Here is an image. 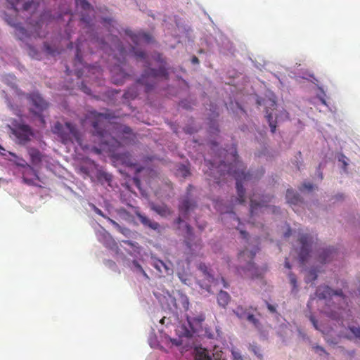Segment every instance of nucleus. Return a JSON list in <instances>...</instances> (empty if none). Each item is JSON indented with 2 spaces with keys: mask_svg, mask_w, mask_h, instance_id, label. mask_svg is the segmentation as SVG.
Listing matches in <instances>:
<instances>
[{
  "mask_svg": "<svg viewBox=\"0 0 360 360\" xmlns=\"http://www.w3.org/2000/svg\"><path fill=\"white\" fill-rule=\"evenodd\" d=\"M94 120L92 121L94 141L98 143L100 148L94 146L91 151L96 154H101L103 150L114 153L122 145H128L134 142L135 136L131 129L126 125L113 127L116 138L109 133L111 124L109 123L112 116L110 113H98L92 112Z\"/></svg>",
  "mask_w": 360,
  "mask_h": 360,
  "instance_id": "nucleus-1",
  "label": "nucleus"
},
{
  "mask_svg": "<svg viewBox=\"0 0 360 360\" xmlns=\"http://www.w3.org/2000/svg\"><path fill=\"white\" fill-rule=\"evenodd\" d=\"M230 152L228 150H223L221 153H225L226 155H230L233 162L227 165L225 161H219V165L215 167V164L217 163L216 160H214V162L211 161H207L205 160L207 166H210V173L214 174L215 169L217 172L219 173V176L225 175L226 174L232 175L236 180V189L238 193V198L236 200L238 203L242 204L245 202V191L243 186V182L249 181L257 178V176H254L253 174L245 172V167L243 164L239 160V158L237 153L236 148L233 146L229 148Z\"/></svg>",
  "mask_w": 360,
  "mask_h": 360,
  "instance_id": "nucleus-2",
  "label": "nucleus"
},
{
  "mask_svg": "<svg viewBox=\"0 0 360 360\" xmlns=\"http://www.w3.org/2000/svg\"><path fill=\"white\" fill-rule=\"evenodd\" d=\"M160 302L165 311L172 315L186 313L189 307L188 298L183 294H179L176 297L167 294V296H165L162 300L160 299Z\"/></svg>",
  "mask_w": 360,
  "mask_h": 360,
  "instance_id": "nucleus-3",
  "label": "nucleus"
},
{
  "mask_svg": "<svg viewBox=\"0 0 360 360\" xmlns=\"http://www.w3.org/2000/svg\"><path fill=\"white\" fill-rule=\"evenodd\" d=\"M52 131L60 139L61 142L64 144L76 142L82 146L80 133L76 127L70 122H67L63 124L56 122L52 128Z\"/></svg>",
  "mask_w": 360,
  "mask_h": 360,
  "instance_id": "nucleus-4",
  "label": "nucleus"
},
{
  "mask_svg": "<svg viewBox=\"0 0 360 360\" xmlns=\"http://www.w3.org/2000/svg\"><path fill=\"white\" fill-rule=\"evenodd\" d=\"M203 321V316H181L180 322L183 323L177 326L176 331L180 337H191L202 328Z\"/></svg>",
  "mask_w": 360,
  "mask_h": 360,
  "instance_id": "nucleus-5",
  "label": "nucleus"
},
{
  "mask_svg": "<svg viewBox=\"0 0 360 360\" xmlns=\"http://www.w3.org/2000/svg\"><path fill=\"white\" fill-rule=\"evenodd\" d=\"M159 78L168 79V72L165 67L159 69L148 68L145 70L141 77L137 80V83L145 86V91L148 92L156 84Z\"/></svg>",
  "mask_w": 360,
  "mask_h": 360,
  "instance_id": "nucleus-6",
  "label": "nucleus"
},
{
  "mask_svg": "<svg viewBox=\"0 0 360 360\" xmlns=\"http://www.w3.org/2000/svg\"><path fill=\"white\" fill-rule=\"evenodd\" d=\"M8 127L18 144L25 145L30 141L34 136L32 127L22 122L13 120Z\"/></svg>",
  "mask_w": 360,
  "mask_h": 360,
  "instance_id": "nucleus-7",
  "label": "nucleus"
},
{
  "mask_svg": "<svg viewBox=\"0 0 360 360\" xmlns=\"http://www.w3.org/2000/svg\"><path fill=\"white\" fill-rule=\"evenodd\" d=\"M27 99L30 101V104L34 107V109H30V112L40 118L41 122L44 124L45 120L44 117L41 115V112L48 108L49 103L41 96L38 92H32L27 94Z\"/></svg>",
  "mask_w": 360,
  "mask_h": 360,
  "instance_id": "nucleus-8",
  "label": "nucleus"
},
{
  "mask_svg": "<svg viewBox=\"0 0 360 360\" xmlns=\"http://www.w3.org/2000/svg\"><path fill=\"white\" fill-rule=\"evenodd\" d=\"M255 255V252L248 251V250H244L239 253L238 258L240 262L245 261L246 258L249 259L245 266H241V270L244 271L247 277L254 278L258 276L257 269L255 264L252 262Z\"/></svg>",
  "mask_w": 360,
  "mask_h": 360,
  "instance_id": "nucleus-9",
  "label": "nucleus"
},
{
  "mask_svg": "<svg viewBox=\"0 0 360 360\" xmlns=\"http://www.w3.org/2000/svg\"><path fill=\"white\" fill-rule=\"evenodd\" d=\"M299 242L301 244L300 252H299V258L301 263L304 264L307 259L311 250L312 237L307 233L302 234L299 238Z\"/></svg>",
  "mask_w": 360,
  "mask_h": 360,
  "instance_id": "nucleus-10",
  "label": "nucleus"
},
{
  "mask_svg": "<svg viewBox=\"0 0 360 360\" xmlns=\"http://www.w3.org/2000/svg\"><path fill=\"white\" fill-rule=\"evenodd\" d=\"M333 295L345 299L342 290H333L328 285H320L316 290V296L321 300L329 299Z\"/></svg>",
  "mask_w": 360,
  "mask_h": 360,
  "instance_id": "nucleus-11",
  "label": "nucleus"
},
{
  "mask_svg": "<svg viewBox=\"0 0 360 360\" xmlns=\"http://www.w3.org/2000/svg\"><path fill=\"white\" fill-rule=\"evenodd\" d=\"M13 156L17 158L15 161V165L24 168V171L22 172V180L23 181L30 186H32L33 184V179H29L26 176L27 172H30L34 174V175L37 178V172L36 170L33 169L30 165H29L26 161L20 158H18L15 155L11 153Z\"/></svg>",
  "mask_w": 360,
  "mask_h": 360,
  "instance_id": "nucleus-12",
  "label": "nucleus"
},
{
  "mask_svg": "<svg viewBox=\"0 0 360 360\" xmlns=\"http://www.w3.org/2000/svg\"><path fill=\"white\" fill-rule=\"evenodd\" d=\"M125 34L130 37L131 41L135 44H138L141 41L149 43L152 40L150 34L146 32H138L134 33L131 30L127 29L125 30Z\"/></svg>",
  "mask_w": 360,
  "mask_h": 360,
  "instance_id": "nucleus-13",
  "label": "nucleus"
},
{
  "mask_svg": "<svg viewBox=\"0 0 360 360\" xmlns=\"http://www.w3.org/2000/svg\"><path fill=\"white\" fill-rule=\"evenodd\" d=\"M212 355L214 359L212 358L210 352L207 349L196 348L195 360H219L221 354L217 352L216 354H212Z\"/></svg>",
  "mask_w": 360,
  "mask_h": 360,
  "instance_id": "nucleus-14",
  "label": "nucleus"
},
{
  "mask_svg": "<svg viewBox=\"0 0 360 360\" xmlns=\"http://www.w3.org/2000/svg\"><path fill=\"white\" fill-rule=\"evenodd\" d=\"M115 41L114 48L112 49L115 53V58H117V60L120 63H123L127 56V51L124 48L120 39L115 37L113 38Z\"/></svg>",
  "mask_w": 360,
  "mask_h": 360,
  "instance_id": "nucleus-15",
  "label": "nucleus"
},
{
  "mask_svg": "<svg viewBox=\"0 0 360 360\" xmlns=\"http://www.w3.org/2000/svg\"><path fill=\"white\" fill-rule=\"evenodd\" d=\"M271 197L265 196L260 201H257L253 197L250 198V214L251 215L257 213L258 209L266 207L268 203L271 202Z\"/></svg>",
  "mask_w": 360,
  "mask_h": 360,
  "instance_id": "nucleus-16",
  "label": "nucleus"
},
{
  "mask_svg": "<svg viewBox=\"0 0 360 360\" xmlns=\"http://www.w3.org/2000/svg\"><path fill=\"white\" fill-rule=\"evenodd\" d=\"M112 74V82L115 84H120L124 82V79L129 75L124 72L120 68V65L114 66L110 70Z\"/></svg>",
  "mask_w": 360,
  "mask_h": 360,
  "instance_id": "nucleus-17",
  "label": "nucleus"
},
{
  "mask_svg": "<svg viewBox=\"0 0 360 360\" xmlns=\"http://www.w3.org/2000/svg\"><path fill=\"white\" fill-rule=\"evenodd\" d=\"M8 25L15 27V35L20 40H24L30 37L28 32L20 23H15L11 18L6 20Z\"/></svg>",
  "mask_w": 360,
  "mask_h": 360,
  "instance_id": "nucleus-18",
  "label": "nucleus"
},
{
  "mask_svg": "<svg viewBox=\"0 0 360 360\" xmlns=\"http://www.w3.org/2000/svg\"><path fill=\"white\" fill-rule=\"evenodd\" d=\"M51 18V15L49 12H44L43 14L41 15L40 19L37 21L34 24H32L31 22H29V24L32 25L34 32L37 34L38 37H41L39 30L43 26V25L45 22H48L50 21V19Z\"/></svg>",
  "mask_w": 360,
  "mask_h": 360,
  "instance_id": "nucleus-19",
  "label": "nucleus"
},
{
  "mask_svg": "<svg viewBox=\"0 0 360 360\" xmlns=\"http://www.w3.org/2000/svg\"><path fill=\"white\" fill-rule=\"evenodd\" d=\"M195 207V202L186 196L181 201L179 210L182 214H187L190 210H193Z\"/></svg>",
  "mask_w": 360,
  "mask_h": 360,
  "instance_id": "nucleus-20",
  "label": "nucleus"
},
{
  "mask_svg": "<svg viewBox=\"0 0 360 360\" xmlns=\"http://www.w3.org/2000/svg\"><path fill=\"white\" fill-rule=\"evenodd\" d=\"M151 209L161 217H166L172 214L170 209L165 204L156 205L152 203L150 205Z\"/></svg>",
  "mask_w": 360,
  "mask_h": 360,
  "instance_id": "nucleus-21",
  "label": "nucleus"
},
{
  "mask_svg": "<svg viewBox=\"0 0 360 360\" xmlns=\"http://www.w3.org/2000/svg\"><path fill=\"white\" fill-rule=\"evenodd\" d=\"M247 321L252 323L260 333L266 332L269 328V326L264 325L262 321L256 319L255 316H247Z\"/></svg>",
  "mask_w": 360,
  "mask_h": 360,
  "instance_id": "nucleus-22",
  "label": "nucleus"
},
{
  "mask_svg": "<svg viewBox=\"0 0 360 360\" xmlns=\"http://www.w3.org/2000/svg\"><path fill=\"white\" fill-rule=\"evenodd\" d=\"M28 154L30 157L31 162L33 165H37L41 161V154L40 151L34 148L28 149Z\"/></svg>",
  "mask_w": 360,
  "mask_h": 360,
  "instance_id": "nucleus-23",
  "label": "nucleus"
},
{
  "mask_svg": "<svg viewBox=\"0 0 360 360\" xmlns=\"http://www.w3.org/2000/svg\"><path fill=\"white\" fill-rule=\"evenodd\" d=\"M286 199L288 203L291 205H297L302 202L300 196L292 189H288L286 192Z\"/></svg>",
  "mask_w": 360,
  "mask_h": 360,
  "instance_id": "nucleus-24",
  "label": "nucleus"
},
{
  "mask_svg": "<svg viewBox=\"0 0 360 360\" xmlns=\"http://www.w3.org/2000/svg\"><path fill=\"white\" fill-rule=\"evenodd\" d=\"M335 254H336V251L334 248H329L326 249L320 255V260L321 262L326 263L333 259Z\"/></svg>",
  "mask_w": 360,
  "mask_h": 360,
  "instance_id": "nucleus-25",
  "label": "nucleus"
},
{
  "mask_svg": "<svg viewBox=\"0 0 360 360\" xmlns=\"http://www.w3.org/2000/svg\"><path fill=\"white\" fill-rule=\"evenodd\" d=\"M139 219L143 225L150 227L151 229L157 230L160 227V224L158 222L150 220L144 215L139 214Z\"/></svg>",
  "mask_w": 360,
  "mask_h": 360,
  "instance_id": "nucleus-26",
  "label": "nucleus"
},
{
  "mask_svg": "<svg viewBox=\"0 0 360 360\" xmlns=\"http://www.w3.org/2000/svg\"><path fill=\"white\" fill-rule=\"evenodd\" d=\"M229 301H230V295H229V293L225 291L220 290V292H219V294L217 295L218 304L220 306L224 307L228 304Z\"/></svg>",
  "mask_w": 360,
  "mask_h": 360,
  "instance_id": "nucleus-27",
  "label": "nucleus"
},
{
  "mask_svg": "<svg viewBox=\"0 0 360 360\" xmlns=\"http://www.w3.org/2000/svg\"><path fill=\"white\" fill-rule=\"evenodd\" d=\"M348 334L345 335L347 339H358L360 340V328L356 326H349L347 329Z\"/></svg>",
  "mask_w": 360,
  "mask_h": 360,
  "instance_id": "nucleus-28",
  "label": "nucleus"
},
{
  "mask_svg": "<svg viewBox=\"0 0 360 360\" xmlns=\"http://www.w3.org/2000/svg\"><path fill=\"white\" fill-rule=\"evenodd\" d=\"M139 94L136 86H133L129 88L124 94L123 97L127 100H133Z\"/></svg>",
  "mask_w": 360,
  "mask_h": 360,
  "instance_id": "nucleus-29",
  "label": "nucleus"
},
{
  "mask_svg": "<svg viewBox=\"0 0 360 360\" xmlns=\"http://www.w3.org/2000/svg\"><path fill=\"white\" fill-rule=\"evenodd\" d=\"M266 117L269 122V127L271 128V131L272 133H274L276 131V124H277V117L274 120V115L272 112H269L268 110L266 112Z\"/></svg>",
  "mask_w": 360,
  "mask_h": 360,
  "instance_id": "nucleus-30",
  "label": "nucleus"
},
{
  "mask_svg": "<svg viewBox=\"0 0 360 360\" xmlns=\"http://www.w3.org/2000/svg\"><path fill=\"white\" fill-rule=\"evenodd\" d=\"M198 268L203 273V275L205 276V277L206 278L209 283H215V279L211 274H210L208 269L205 264H200Z\"/></svg>",
  "mask_w": 360,
  "mask_h": 360,
  "instance_id": "nucleus-31",
  "label": "nucleus"
},
{
  "mask_svg": "<svg viewBox=\"0 0 360 360\" xmlns=\"http://www.w3.org/2000/svg\"><path fill=\"white\" fill-rule=\"evenodd\" d=\"M44 47L45 49V51L48 55L55 56L56 55H58L61 52V49L56 47H52L51 45H49L47 42H45L44 44Z\"/></svg>",
  "mask_w": 360,
  "mask_h": 360,
  "instance_id": "nucleus-32",
  "label": "nucleus"
},
{
  "mask_svg": "<svg viewBox=\"0 0 360 360\" xmlns=\"http://www.w3.org/2000/svg\"><path fill=\"white\" fill-rule=\"evenodd\" d=\"M154 267L160 273L165 272L169 274L170 271V269L162 260H155L154 262Z\"/></svg>",
  "mask_w": 360,
  "mask_h": 360,
  "instance_id": "nucleus-33",
  "label": "nucleus"
},
{
  "mask_svg": "<svg viewBox=\"0 0 360 360\" xmlns=\"http://www.w3.org/2000/svg\"><path fill=\"white\" fill-rule=\"evenodd\" d=\"M77 7H80L84 12L91 11L92 7L86 0H75Z\"/></svg>",
  "mask_w": 360,
  "mask_h": 360,
  "instance_id": "nucleus-34",
  "label": "nucleus"
},
{
  "mask_svg": "<svg viewBox=\"0 0 360 360\" xmlns=\"http://www.w3.org/2000/svg\"><path fill=\"white\" fill-rule=\"evenodd\" d=\"M120 158L127 166L133 167L136 165L131 159V155L128 153L120 155Z\"/></svg>",
  "mask_w": 360,
  "mask_h": 360,
  "instance_id": "nucleus-35",
  "label": "nucleus"
},
{
  "mask_svg": "<svg viewBox=\"0 0 360 360\" xmlns=\"http://www.w3.org/2000/svg\"><path fill=\"white\" fill-rule=\"evenodd\" d=\"M75 61L82 63V51L79 39H78L77 43Z\"/></svg>",
  "mask_w": 360,
  "mask_h": 360,
  "instance_id": "nucleus-36",
  "label": "nucleus"
},
{
  "mask_svg": "<svg viewBox=\"0 0 360 360\" xmlns=\"http://www.w3.org/2000/svg\"><path fill=\"white\" fill-rule=\"evenodd\" d=\"M37 6H38V2L34 1L33 0L25 2L23 4V10L28 11L32 8H37Z\"/></svg>",
  "mask_w": 360,
  "mask_h": 360,
  "instance_id": "nucleus-37",
  "label": "nucleus"
},
{
  "mask_svg": "<svg viewBox=\"0 0 360 360\" xmlns=\"http://www.w3.org/2000/svg\"><path fill=\"white\" fill-rule=\"evenodd\" d=\"M186 228H187V233H188V237L185 240V243H186V246L190 250H192V245H191V242L189 241L191 238L193 236L192 229L189 225H186Z\"/></svg>",
  "mask_w": 360,
  "mask_h": 360,
  "instance_id": "nucleus-38",
  "label": "nucleus"
},
{
  "mask_svg": "<svg viewBox=\"0 0 360 360\" xmlns=\"http://www.w3.org/2000/svg\"><path fill=\"white\" fill-rule=\"evenodd\" d=\"M27 47L29 55L34 58L39 59V53L37 50L31 45H28Z\"/></svg>",
  "mask_w": 360,
  "mask_h": 360,
  "instance_id": "nucleus-39",
  "label": "nucleus"
},
{
  "mask_svg": "<svg viewBox=\"0 0 360 360\" xmlns=\"http://www.w3.org/2000/svg\"><path fill=\"white\" fill-rule=\"evenodd\" d=\"M81 22L85 24L86 27H90V22L91 21V18L90 15H86L85 13H82L81 15Z\"/></svg>",
  "mask_w": 360,
  "mask_h": 360,
  "instance_id": "nucleus-40",
  "label": "nucleus"
},
{
  "mask_svg": "<svg viewBox=\"0 0 360 360\" xmlns=\"http://www.w3.org/2000/svg\"><path fill=\"white\" fill-rule=\"evenodd\" d=\"M131 51H133L134 56L137 59H144L146 57V54L143 51L135 50L134 47H131Z\"/></svg>",
  "mask_w": 360,
  "mask_h": 360,
  "instance_id": "nucleus-41",
  "label": "nucleus"
},
{
  "mask_svg": "<svg viewBox=\"0 0 360 360\" xmlns=\"http://www.w3.org/2000/svg\"><path fill=\"white\" fill-rule=\"evenodd\" d=\"M298 157H296V160L293 164L295 165L296 168L298 170H300L301 166L302 165V153L300 151L297 153Z\"/></svg>",
  "mask_w": 360,
  "mask_h": 360,
  "instance_id": "nucleus-42",
  "label": "nucleus"
},
{
  "mask_svg": "<svg viewBox=\"0 0 360 360\" xmlns=\"http://www.w3.org/2000/svg\"><path fill=\"white\" fill-rule=\"evenodd\" d=\"M8 106H9L10 109L13 111V114H15V115H17L18 117L22 116V110L20 108H18V106H14L11 103H9Z\"/></svg>",
  "mask_w": 360,
  "mask_h": 360,
  "instance_id": "nucleus-43",
  "label": "nucleus"
},
{
  "mask_svg": "<svg viewBox=\"0 0 360 360\" xmlns=\"http://www.w3.org/2000/svg\"><path fill=\"white\" fill-rule=\"evenodd\" d=\"M288 277H289L290 282L291 285H292L293 288H297L296 276L294 274H292V272H290L288 274Z\"/></svg>",
  "mask_w": 360,
  "mask_h": 360,
  "instance_id": "nucleus-44",
  "label": "nucleus"
},
{
  "mask_svg": "<svg viewBox=\"0 0 360 360\" xmlns=\"http://www.w3.org/2000/svg\"><path fill=\"white\" fill-rule=\"evenodd\" d=\"M314 351L316 353L319 354V355H322L323 354H325L326 355H328V354L326 352L323 347L321 346H315L314 347Z\"/></svg>",
  "mask_w": 360,
  "mask_h": 360,
  "instance_id": "nucleus-45",
  "label": "nucleus"
},
{
  "mask_svg": "<svg viewBox=\"0 0 360 360\" xmlns=\"http://www.w3.org/2000/svg\"><path fill=\"white\" fill-rule=\"evenodd\" d=\"M11 5V8L16 12H18V10L16 7L20 1V0H6Z\"/></svg>",
  "mask_w": 360,
  "mask_h": 360,
  "instance_id": "nucleus-46",
  "label": "nucleus"
},
{
  "mask_svg": "<svg viewBox=\"0 0 360 360\" xmlns=\"http://www.w3.org/2000/svg\"><path fill=\"white\" fill-rule=\"evenodd\" d=\"M313 189V185L310 183H304L302 186V187L300 188V190L301 191H303V190H308L309 191H312Z\"/></svg>",
  "mask_w": 360,
  "mask_h": 360,
  "instance_id": "nucleus-47",
  "label": "nucleus"
},
{
  "mask_svg": "<svg viewBox=\"0 0 360 360\" xmlns=\"http://www.w3.org/2000/svg\"><path fill=\"white\" fill-rule=\"evenodd\" d=\"M108 240L106 241V243H105V245L107 246V247H110V248H112V246H115L116 245V243L115 242V240L110 237V236L108 235Z\"/></svg>",
  "mask_w": 360,
  "mask_h": 360,
  "instance_id": "nucleus-48",
  "label": "nucleus"
},
{
  "mask_svg": "<svg viewBox=\"0 0 360 360\" xmlns=\"http://www.w3.org/2000/svg\"><path fill=\"white\" fill-rule=\"evenodd\" d=\"M310 321L313 323L314 326L316 330H321L323 332V330H322L317 324V321L316 320V316H310Z\"/></svg>",
  "mask_w": 360,
  "mask_h": 360,
  "instance_id": "nucleus-49",
  "label": "nucleus"
},
{
  "mask_svg": "<svg viewBox=\"0 0 360 360\" xmlns=\"http://www.w3.org/2000/svg\"><path fill=\"white\" fill-rule=\"evenodd\" d=\"M26 176L29 179H33V184L32 185H35L34 184V180H39V176H37V178L34 175V174L32 172H27V174H26Z\"/></svg>",
  "mask_w": 360,
  "mask_h": 360,
  "instance_id": "nucleus-50",
  "label": "nucleus"
},
{
  "mask_svg": "<svg viewBox=\"0 0 360 360\" xmlns=\"http://www.w3.org/2000/svg\"><path fill=\"white\" fill-rule=\"evenodd\" d=\"M89 71H92L93 73H97L98 75H101V69L99 66H92Z\"/></svg>",
  "mask_w": 360,
  "mask_h": 360,
  "instance_id": "nucleus-51",
  "label": "nucleus"
},
{
  "mask_svg": "<svg viewBox=\"0 0 360 360\" xmlns=\"http://www.w3.org/2000/svg\"><path fill=\"white\" fill-rule=\"evenodd\" d=\"M347 160V158L345 155H341L340 157L339 158V161L342 162L343 165H344V169H345L347 166V162L346 161Z\"/></svg>",
  "mask_w": 360,
  "mask_h": 360,
  "instance_id": "nucleus-52",
  "label": "nucleus"
},
{
  "mask_svg": "<svg viewBox=\"0 0 360 360\" xmlns=\"http://www.w3.org/2000/svg\"><path fill=\"white\" fill-rule=\"evenodd\" d=\"M254 353L259 358V359H262V355L260 354V349L257 346H253L252 347V349Z\"/></svg>",
  "mask_w": 360,
  "mask_h": 360,
  "instance_id": "nucleus-53",
  "label": "nucleus"
},
{
  "mask_svg": "<svg viewBox=\"0 0 360 360\" xmlns=\"http://www.w3.org/2000/svg\"><path fill=\"white\" fill-rule=\"evenodd\" d=\"M237 229L240 231L241 236L244 239H247L248 237V233L243 229H241L239 226L237 227Z\"/></svg>",
  "mask_w": 360,
  "mask_h": 360,
  "instance_id": "nucleus-54",
  "label": "nucleus"
},
{
  "mask_svg": "<svg viewBox=\"0 0 360 360\" xmlns=\"http://www.w3.org/2000/svg\"><path fill=\"white\" fill-rule=\"evenodd\" d=\"M170 341L173 345H174L176 346H180L182 344V341L179 338V339H170Z\"/></svg>",
  "mask_w": 360,
  "mask_h": 360,
  "instance_id": "nucleus-55",
  "label": "nucleus"
},
{
  "mask_svg": "<svg viewBox=\"0 0 360 360\" xmlns=\"http://www.w3.org/2000/svg\"><path fill=\"white\" fill-rule=\"evenodd\" d=\"M107 219L117 229L121 230V226L113 219L108 217Z\"/></svg>",
  "mask_w": 360,
  "mask_h": 360,
  "instance_id": "nucleus-56",
  "label": "nucleus"
},
{
  "mask_svg": "<svg viewBox=\"0 0 360 360\" xmlns=\"http://www.w3.org/2000/svg\"><path fill=\"white\" fill-rule=\"evenodd\" d=\"M81 89H82V91H83L84 93H86V94H90V93H91V89H90L88 86H86V85H84L83 83H82V87H81Z\"/></svg>",
  "mask_w": 360,
  "mask_h": 360,
  "instance_id": "nucleus-57",
  "label": "nucleus"
},
{
  "mask_svg": "<svg viewBox=\"0 0 360 360\" xmlns=\"http://www.w3.org/2000/svg\"><path fill=\"white\" fill-rule=\"evenodd\" d=\"M95 42L98 44V46H100L101 49H105V44L104 41H103V39H101V40L97 39L95 41Z\"/></svg>",
  "mask_w": 360,
  "mask_h": 360,
  "instance_id": "nucleus-58",
  "label": "nucleus"
},
{
  "mask_svg": "<svg viewBox=\"0 0 360 360\" xmlns=\"http://www.w3.org/2000/svg\"><path fill=\"white\" fill-rule=\"evenodd\" d=\"M94 211H95V212H96V214H98V215H100V216H101V217H104V218H105V219H107V218H108V217H106V216L103 214V212L100 209H98V208H97V207H94Z\"/></svg>",
  "mask_w": 360,
  "mask_h": 360,
  "instance_id": "nucleus-59",
  "label": "nucleus"
},
{
  "mask_svg": "<svg viewBox=\"0 0 360 360\" xmlns=\"http://www.w3.org/2000/svg\"><path fill=\"white\" fill-rule=\"evenodd\" d=\"M266 305H267V307H268V309L270 313H275L276 312V307L269 303H266Z\"/></svg>",
  "mask_w": 360,
  "mask_h": 360,
  "instance_id": "nucleus-60",
  "label": "nucleus"
},
{
  "mask_svg": "<svg viewBox=\"0 0 360 360\" xmlns=\"http://www.w3.org/2000/svg\"><path fill=\"white\" fill-rule=\"evenodd\" d=\"M291 235V229L290 228H288V230L284 233V237L288 238Z\"/></svg>",
  "mask_w": 360,
  "mask_h": 360,
  "instance_id": "nucleus-61",
  "label": "nucleus"
},
{
  "mask_svg": "<svg viewBox=\"0 0 360 360\" xmlns=\"http://www.w3.org/2000/svg\"><path fill=\"white\" fill-rule=\"evenodd\" d=\"M285 267H286L288 269H291V265H290L288 258H286L285 261Z\"/></svg>",
  "mask_w": 360,
  "mask_h": 360,
  "instance_id": "nucleus-62",
  "label": "nucleus"
},
{
  "mask_svg": "<svg viewBox=\"0 0 360 360\" xmlns=\"http://www.w3.org/2000/svg\"><path fill=\"white\" fill-rule=\"evenodd\" d=\"M191 62L193 64H198L199 63V60L196 56H193L191 59Z\"/></svg>",
  "mask_w": 360,
  "mask_h": 360,
  "instance_id": "nucleus-63",
  "label": "nucleus"
},
{
  "mask_svg": "<svg viewBox=\"0 0 360 360\" xmlns=\"http://www.w3.org/2000/svg\"><path fill=\"white\" fill-rule=\"evenodd\" d=\"M221 283H223L224 288H228V284L226 282V281L224 280V278H221Z\"/></svg>",
  "mask_w": 360,
  "mask_h": 360,
  "instance_id": "nucleus-64",
  "label": "nucleus"
}]
</instances>
